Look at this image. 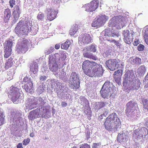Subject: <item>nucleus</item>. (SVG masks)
Wrapping results in <instances>:
<instances>
[{
	"label": "nucleus",
	"instance_id": "41",
	"mask_svg": "<svg viewBox=\"0 0 148 148\" xmlns=\"http://www.w3.org/2000/svg\"><path fill=\"white\" fill-rule=\"evenodd\" d=\"M140 134L139 131L137 130H135L133 133L132 136L133 138L137 139L138 138Z\"/></svg>",
	"mask_w": 148,
	"mask_h": 148
},
{
	"label": "nucleus",
	"instance_id": "7",
	"mask_svg": "<svg viewBox=\"0 0 148 148\" xmlns=\"http://www.w3.org/2000/svg\"><path fill=\"white\" fill-rule=\"evenodd\" d=\"M10 92L12 96L11 100L14 103L20 96L19 89L16 87L12 86L10 88Z\"/></svg>",
	"mask_w": 148,
	"mask_h": 148
},
{
	"label": "nucleus",
	"instance_id": "17",
	"mask_svg": "<svg viewBox=\"0 0 148 148\" xmlns=\"http://www.w3.org/2000/svg\"><path fill=\"white\" fill-rule=\"evenodd\" d=\"M23 87L27 92L32 93L34 92L33 89V84L32 82H29L25 84L23 86Z\"/></svg>",
	"mask_w": 148,
	"mask_h": 148
},
{
	"label": "nucleus",
	"instance_id": "64",
	"mask_svg": "<svg viewBox=\"0 0 148 148\" xmlns=\"http://www.w3.org/2000/svg\"><path fill=\"white\" fill-rule=\"evenodd\" d=\"M144 80H145V81H146L147 80L148 81V72L147 73L145 77Z\"/></svg>",
	"mask_w": 148,
	"mask_h": 148
},
{
	"label": "nucleus",
	"instance_id": "57",
	"mask_svg": "<svg viewBox=\"0 0 148 148\" xmlns=\"http://www.w3.org/2000/svg\"><path fill=\"white\" fill-rule=\"evenodd\" d=\"M86 137L87 139L88 140L90 138V132L88 131L86 133Z\"/></svg>",
	"mask_w": 148,
	"mask_h": 148
},
{
	"label": "nucleus",
	"instance_id": "26",
	"mask_svg": "<svg viewBox=\"0 0 148 148\" xmlns=\"http://www.w3.org/2000/svg\"><path fill=\"white\" fill-rule=\"evenodd\" d=\"M50 70L53 72H56L58 69V66L57 62L49 65Z\"/></svg>",
	"mask_w": 148,
	"mask_h": 148
},
{
	"label": "nucleus",
	"instance_id": "45",
	"mask_svg": "<svg viewBox=\"0 0 148 148\" xmlns=\"http://www.w3.org/2000/svg\"><path fill=\"white\" fill-rule=\"evenodd\" d=\"M44 89L43 87L42 86H39L38 88L37 91V92L39 94H41L44 92Z\"/></svg>",
	"mask_w": 148,
	"mask_h": 148
},
{
	"label": "nucleus",
	"instance_id": "10",
	"mask_svg": "<svg viewBox=\"0 0 148 148\" xmlns=\"http://www.w3.org/2000/svg\"><path fill=\"white\" fill-rule=\"evenodd\" d=\"M122 34L124 37L125 42L127 44H130L133 41V34L130 33L129 31L127 29L124 30Z\"/></svg>",
	"mask_w": 148,
	"mask_h": 148
},
{
	"label": "nucleus",
	"instance_id": "55",
	"mask_svg": "<svg viewBox=\"0 0 148 148\" xmlns=\"http://www.w3.org/2000/svg\"><path fill=\"white\" fill-rule=\"evenodd\" d=\"M108 36H112V37H114L115 36H117L118 35V34L116 33L115 32L112 33L111 34H107Z\"/></svg>",
	"mask_w": 148,
	"mask_h": 148
},
{
	"label": "nucleus",
	"instance_id": "52",
	"mask_svg": "<svg viewBox=\"0 0 148 148\" xmlns=\"http://www.w3.org/2000/svg\"><path fill=\"white\" fill-rule=\"evenodd\" d=\"M113 42L115 43V45L117 46L118 48H120L121 45V44L119 41L115 40H113Z\"/></svg>",
	"mask_w": 148,
	"mask_h": 148
},
{
	"label": "nucleus",
	"instance_id": "1",
	"mask_svg": "<svg viewBox=\"0 0 148 148\" xmlns=\"http://www.w3.org/2000/svg\"><path fill=\"white\" fill-rule=\"evenodd\" d=\"M82 68L85 74L91 77L101 76L104 71L101 65L89 60H85L83 62Z\"/></svg>",
	"mask_w": 148,
	"mask_h": 148
},
{
	"label": "nucleus",
	"instance_id": "21",
	"mask_svg": "<svg viewBox=\"0 0 148 148\" xmlns=\"http://www.w3.org/2000/svg\"><path fill=\"white\" fill-rule=\"evenodd\" d=\"M108 19L107 16L105 15H100L97 19L101 26L103 25Z\"/></svg>",
	"mask_w": 148,
	"mask_h": 148
},
{
	"label": "nucleus",
	"instance_id": "4",
	"mask_svg": "<svg viewBox=\"0 0 148 148\" xmlns=\"http://www.w3.org/2000/svg\"><path fill=\"white\" fill-rule=\"evenodd\" d=\"M30 44L27 40H25L21 42H18L16 46V51L18 54H24L28 50Z\"/></svg>",
	"mask_w": 148,
	"mask_h": 148
},
{
	"label": "nucleus",
	"instance_id": "56",
	"mask_svg": "<svg viewBox=\"0 0 148 148\" xmlns=\"http://www.w3.org/2000/svg\"><path fill=\"white\" fill-rule=\"evenodd\" d=\"M139 41L138 39H136L133 42V45L134 46H137L139 44Z\"/></svg>",
	"mask_w": 148,
	"mask_h": 148
},
{
	"label": "nucleus",
	"instance_id": "37",
	"mask_svg": "<svg viewBox=\"0 0 148 148\" xmlns=\"http://www.w3.org/2000/svg\"><path fill=\"white\" fill-rule=\"evenodd\" d=\"M106 103L103 102H99L96 105L95 107L96 109L99 110L106 106Z\"/></svg>",
	"mask_w": 148,
	"mask_h": 148
},
{
	"label": "nucleus",
	"instance_id": "19",
	"mask_svg": "<svg viewBox=\"0 0 148 148\" xmlns=\"http://www.w3.org/2000/svg\"><path fill=\"white\" fill-rule=\"evenodd\" d=\"M23 34L28 33L31 32L32 30L31 27L32 25L30 22L26 21V23L23 25Z\"/></svg>",
	"mask_w": 148,
	"mask_h": 148
},
{
	"label": "nucleus",
	"instance_id": "58",
	"mask_svg": "<svg viewBox=\"0 0 148 148\" xmlns=\"http://www.w3.org/2000/svg\"><path fill=\"white\" fill-rule=\"evenodd\" d=\"M61 105L64 108L67 106V103L65 102L62 101L61 103Z\"/></svg>",
	"mask_w": 148,
	"mask_h": 148
},
{
	"label": "nucleus",
	"instance_id": "61",
	"mask_svg": "<svg viewBox=\"0 0 148 148\" xmlns=\"http://www.w3.org/2000/svg\"><path fill=\"white\" fill-rule=\"evenodd\" d=\"M145 125L146 127L148 128V118L146 120Z\"/></svg>",
	"mask_w": 148,
	"mask_h": 148
},
{
	"label": "nucleus",
	"instance_id": "38",
	"mask_svg": "<svg viewBox=\"0 0 148 148\" xmlns=\"http://www.w3.org/2000/svg\"><path fill=\"white\" fill-rule=\"evenodd\" d=\"M118 141L120 143H122L123 142L124 140V137L123 134H119L117 137Z\"/></svg>",
	"mask_w": 148,
	"mask_h": 148
},
{
	"label": "nucleus",
	"instance_id": "2",
	"mask_svg": "<svg viewBox=\"0 0 148 148\" xmlns=\"http://www.w3.org/2000/svg\"><path fill=\"white\" fill-rule=\"evenodd\" d=\"M120 122L119 119L115 113L111 114L106 119L104 123V126L106 130L108 131H112L113 123L117 124Z\"/></svg>",
	"mask_w": 148,
	"mask_h": 148
},
{
	"label": "nucleus",
	"instance_id": "9",
	"mask_svg": "<svg viewBox=\"0 0 148 148\" xmlns=\"http://www.w3.org/2000/svg\"><path fill=\"white\" fill-rule=\"evenodd\" d=\"M7 43L4 45V49L5 53L4 57L6 58H8L12 53L11 47L12 45V42L9 40L6 41Z\"/></svg>",
	"mask_w": 148,
	"mask_h": 148
},
{
	"label": "nucleus",
	"instance_id": "30",
	"mask_svg": "<svg viewBox=\"0 0 148 148\" xmlns=\"http://www.w3.org/2000/svg\"><path fill=\"white\" fill-rule=\"evenodd\" d=\"M36 115L37 114L36 112L34 111H32L29 114L28 118L30 120H34L36 118Z\"/></svg>",
	"mask_w": 148,
	"mask_h": 148
},
{
	"label": "nucleus",
	"instance_id": "33",
	"mask_svg": "<svg viewBox=\"0 0 148 148\" xmlns=\"http://www.w3.org/2000/svg\"><path fill=\"white\" fill-rule=\"evenodd\" d=\"M49 65L54 63H56V58H55V56L54 55L51 54L49 56Z\"/></svg>",
	"mask_w": 148,
	"mask_h": 148
},
{
	"label": "nucleus",
	"instance_id": "62",
	"mask_svg": "<svg viewBox=\"0 0 148 148\" xmlns=\"http://www.w3.org/2000/svg\"><path fill=\"white\" fill-rule=\"evenodd\" d=\"M60 47V45L59 44H56V45L55 46V48L57 49H59Z\"/></svg>",
	"mask_w": 148,
	"mask_h": 148
},
{
	"label": "nucleus",
	"instance_id": "49",
	"mask_svg": "<svg viewBox=\"0 0 148 148\" xmlns=\"http://www.w3.org/2000/svg\"><path fill=\"white\" fill-rule=\"evenodd\" d=\"M79 148H90V145L88 144L84 143L81 145Z\"/></svg>",
	"mask_w": 148,
	"mask_h": 148
},
{
	"label": "nucleus",
	"instance_id": "8",
	"mask_svg": "<svg viewBox=\"0 0 148 148\" xmlns=\"http://www.w3.org/2000/svg\"><path fill=\"white\" fill-rule=\"evenodd\" d=\"M46 13L47 14V19L49 21H51L56 18L58 11L53 8L50 7L47 8Z\"/></svg>",
	"mask_w": 148,
	"mask_h": 148
},
{
	"label": "nucleus",
	"instance_id": "16",
	"mask_svg": "<svg viewBox=\"0 0 148 148\" xmlns=\"http://www.w3.org/2000/svg\"><path fill=\"white\" fill-rule=\"evenodd\" d=\"M13 12L14 13V18H15V21L14 20V21L15 23L18 19L21 12L20 10L19 5H16L14 6Z\"/></svg>",
	"mask_w": 148,
	"mask_h": 148
},
{
	"label": "nucleus",
	"instance_id": "22",
	"mask_svg": "<svg viewBox=\"0 0 148 148\" xmlns=\"http://www.w3.org/2000/svg\"><path fill=\"white\" fill-rule=\"evenodd\" d=\"M42 110L41 112L42 117L45 119H47L49 118L48 114L49 111V110L47 109L45 107H43L42 108Z\"/></svg>",
	"mask_w": 148,
	"mask_h": 148
},
{
	"label": "nucleus",
	"instance_id": "43",
	"mask_svg": "<svg viewBox=\"0 0 148 148\" xmlns=\"http://www.w3.org/2000/svg\"><path fill=\"white\" fill-rule=\"evenodd\" d=\"M66 52H62L61 54L60 59H61L62 61H64L66 59Z\"/></svg>",
	"mask_w": 148,
	"mask_h": 148
},
{
	"label": "nucleus",
	"instance_id": "3",
	"mask_svg": "<svg viewBox=\"0 0 148 148\" xmlns=\"http://www.w3.org/2000/svg\"><path fill=\"white\" fill-rule=\"evenodd\" d=\"M125 110V114L129 117H131L136 115L138 113L137 103L134 102L130 101L126 105Z\"/></svg>",
	"mask_w": 148,
	"mask_h": 148
},
{
	"label": "nucleus",
	"instance_id": "28",
	"mask_svg": "<svg viewBox=\"0 0 148 148\" xmlns=\"http://www.w3.org/2000/svg\"><path fill=\"white\" fill-rule=\"evenodd\" d=\"M91 6L95 11L98 7L99 1L97 0H94L90 3Z\"/></svg>",
	"mask_w": 148,
	"mask_h": 148
},
{
	"label": "nucleus",
	"instance_id": "46",
	"mask_svg": "<svg viewBox=\"0 0 148 148\" xmlns=\"http://www.w3.org/2000/svg\"><path fill=\"white\" fill-rule=\"evenodd\" d=\"M44 16V14L40 12L37 15V19L38 20H42L43 19Z\"/></svg>",
	"mask_w": 148,
	"mask_h": 148
},
{
	"label": "nucleus",
	"instance_id": "29",
	"mask_svg": "<svg viewBox=\"0 0 148 148\" xmlns=\"http://www.w3.org/2000/svg\"><path fill=\"white\" fill-rule=\"evenodd\" d=\"M110 84L111 85L112 84L109 81H106L103 85L101 88H102V89H104L112 90V88L110 86Z\"/></svg>",
	"mask_w": 148,
	"mask_h": 148
},
{
	"label": "nucleus",
	"instance_id": "11",
	"mask_svg": "<svg viewBox=\"0 0 148 148\" xmlns=\"http://www.w3.org/2000/svg\"><path fill=\"white\" fill-rule=\"evenodd\" d=\"M91 40V38L89 34H85L82 35L79 37V43L87 44L90 43Z\"/></svg>",
	"mask_w": 148,
	"mask_h": 148
},
{
	"label": "nucleus",
	"instance_id": "12",
	"mask_svg": "<svg viewBox=\"0 0 148 148\" xmlns=\"http://www.w3.org/2000/svg\"><path fill=\"white\" fill-rule=\"evenodd\" d=\"M122 74L123 70L121 69L117 70L113 74L114 80L119 84L121 83V77Z\"/></svg>",
	"mask_w": 148,
	"mask_h": 148
},
{
	"label": "nucleus",
	"instance_id": "15",
	"mask_svg": "<svg viewBox=\"0 0 148 148\" xmlns=\"http://www.w3.org/2000/svg\"><path fill=\"white\" fill-rule=\"evenodd\" d=\"M86 48L83 49V55L84 57L90 59L96 60L97 58L96 56L94 55L92 53L89 52V51L87 50Z\"/></svg>",
	"mask_w": 148,
	"mask_h": 148
},
{
	"label": "nucleus",
	"instance_id": "60",
	"mask_svg": "<svg viewBox=\"0 0 148 148\" xmlns=\"http://www.w3.org/2000/svg\"><path fill=\"white\" fill-rule=\"evenodd\" d=\"M28 80H29V79L28 78V77H25L24 78L23 80V82H24L26 83V82H27Z\"/></svg>",
	"mask_w": 148,
	"mask_h": 148
},
{
	"label": "nucleus",
	"instance_id": "47",
	"mask_svg": "<svg viewBox=\"0 0 148 148\" xmlns=\"http://www.w3.org/2000/svg\"><path fill=\"white\" fill-rule=\"evenodd\" d=\"M30 139L28 138H27L26 139H25L23 141V144L24 145L26 146L30 142Z\"/></svg>",
	"mask_w": 148,
	"mask_h": 148
},
{
	"label": "nucleus",
	"instance_id": "18",
	"mask_svg": "<svg viewBox=\"0 0 148 148\" xmlns=\"http://www.w3.org/2000/svg\"><path fill=\"white\" fill-rule=\"evenodd\" d=\"M100 93L101 96L104 98H108V97L109 95L111 97L113 93L112 92L111 90L104 89H102V88L100 91Z\"/></svg>",
	"mask_w": 148,
	"mask_h": 148
},
{
	"label": "nucleus",
	"instance_id": "5",
	"mask_svg": "<svg viewBox=\"0 0 148 148\" xmlns=\"http://www.w3.org/2000/svg\"><path fill=\"white\" fill-rule=\"evenodd\" d=\"M140 85V82L138 79H133L127 84L125 88L129 91L136 90L139 89Z\"/></svg>",
	"mask_w": 148,
	"mask_h": 148
},
{
	"label": "nucleus",
	"instance_id": "44",
	"mask_svg": "<svg viewBox=\"0 0 148 148\" xmlns=\"http://www.w3.org/2000/svg\"><path fill=\"white\" fill-rule=\"evenodd\" d=\"M54 50L53 47H51L46 51L45 53L46 55H49L53 52Z\"/></svg>",
	"mask_w": 148,
	"mask_h": 148
},
{
	"label": "nucleus",
	"instance_id": "39",
	"mask_svg": "<svg viewBox=\"0 0 148 148\" xmlns=\"http://www.w3.org/2000/svg\"><path fill=\"white\" fill-rule=\"evenodd\" d=\"M143 105V108L145 110H148V100L144 99L142 101Z\"/></svg>",
	"mask_w": 148,
	"mask_h": 148
},
{
	"label": "nucleus",
	"instance_id": "23",
	"mask_svg": "<svg viewBox=\"0 0 148 148\" xmlns=\"http://www.w3.org/2000/svg\"><path fill=\"white\" fill-rule=\"evenodd\" d=\"M13 64V58L10 57L6 61L4 67L5 69H7L12 67Z\"/></svg>",
	"mask_w": 148,
	"mask_h": 148
},
{
	"label": "nucleus",
	"instance_id": "13",
	"mask_svg": "<svg viewBox=\"0 0 148 148\" xmlns=\"http://www.w3.org/2000/svg\"><path fill=\"white\" fill-rule=\"evenodd\" d=\"M133 76L131 75V73L130 71H127L124 75L123 86L125 88L127 86V84L130 81H131Z\"/></svg>",
	"mask_w": 148,
	"mask_h": 148
},
{
	"label": "nucleus",
	"instance_id": "50",
	"mask_svg": "<svg viewBox=\"0 0 148 148\" xmlns=\"http://www.w3.org/2000/svg\"><path fill=\"white\" fill-rule=\"evenodd\" d=\"M15 0H10L9 3L10 5L11 8L13 7L15 5Z\"/></svg>",
	"mask_w": 148,
	"mask_h": 148
},
{
	"label": "nucleus",
	"instance_id": "48",
	"mask_svg": "<svg viewBox=\"0 0 148 148\" xmlns=\"http://www.w3.org/2000/svg\"><path fill=\"white\" fill-rule=\"evenodd\" d=\"M101 145V143H94L92 146V148H99V147H100Z\"/></svg>",
	"mask_w": 148,
	"mask_h": 148
},
{
	"label": "nucleus",
	"instance_id": "25",
	"mask_svg": "<svg viewBox=\"0 0 148 148\" xmlns=\"http://www.w3.org/2000/svg\"><path fill=\"white\" fill-rule=\"evenodd\" d=\"M84 9L86 12H92L94 11L90 3L85 4L83 6Z\"/></svg>",
	"mask_w": 148,
	"mask_h": 148
},
{
	"label": "nucleus",
	"instance_id": "31",
	"mask_svg": "<svg viewBox=\"0 0 148 148\" xmlns=\"http://www.w3.org/2000/svg\"><path fill=\"white\" fill-rule=\"evenodd\" d=\"M146 71V67L144 65L140 66L138 69V72L139 74H143L144 75Z\"/></svg>",
	"mask_w": 148,
	"mask_h": 148
},
{
	"label": "nucleus",
	"instance_id": "27",
	"mask_svg": "<svg viewBox=\"0 0 148 148\" xmlns=\"http://www.w3.org/2000/svg\"><path fill=\"white\" fill-rule=\"evenodd\" d=\"M30 71L34 74L37 73L38 70V66L37 64L34 63L32 64L30 67Z\"/></svg>",
	"mask_w": 148,
	"mask_h": 148
},
{
	"label": "nucleus",
	"instance_id": "59",
	"mask_svg": "<svg viewBox=\"0 0 148 148\" xmlns=\"http://www.w3.org/2000/svg\"><path fill=\"white\" fill-rule=\"evenodd\" d=\"M17 148H23L22 144L21 143H19L16 146Z\"/></svg>",
	"mask_w": 148,
	"mask_h": 148
},
{
	"label": "nucleus",
	"instance_id": "53",
	"mask_svg": "<svg viewBox=\"0 0 148 148\" xmlns=\"http://www.w3.org/2000/svg\"><path fill=\"white\" fill-rule=\"evenodd\" d=\"M4 119L3 116V115L2 116H0V126L4 123Z\"/></svg>",
	"mask_w": 148,
	"mask_h": 148
},
{
	"label": "nucleus",
	"instance_id": "32",
	"mask_svg": "<svg viewBox=\"0 0 148 148\" xmlns=\"http://www.w3.org/2000/svg\"><path fill=\"white\" fill-rule=\"evenodd\" d=\"M131 63L133 65H139L141 64V60L140 58L136 57L135 58L131 60Z\"/></svg>",
	"mask_w": 148,
	"mask_h": 148
},
{
	"label": "nucleus",
	"instance_id": "34",
	"mask_svg": "<svg viewBox=\"0 0 148 148\" xmlns=\"http://www.w3.org/2000/svg\"><path fill=\"white\" fill-rule=\"evenodd\" d=\"M70 44V42L69 40H67L65 42L61 45V48L63 49H67Z\"/></svg>",
	"mask_w": 148,
	"mask_h": 148
},
{
	"label": "nucleus",
	"instance_id": "24",
	"mask_svg": "<svg viewBox=\"0 0 148 148\" xmlns=\"http://www.w3.org/2000/svg\"><path fill=\"white\" fill-rule=\"evenodd\" d=\"M73 83L71 84L69 86L70 87L76 90L79 87V81H72Z\"/></svg>",
	"mask_w": 148,
	"mask_h": 148
},
{
	"label": "nucleus",
	"instance_id": "54",
	"mask_svg": "<svg viewBox=\"0 0 148 148\" xmlns=\"http://www.w3.org/2000/svg\"><path fill=\"white\" fill-rule=\"evenodd\" d=\"M47 79V77L46 76H41L40 77V81H44L45 80Z\"/></svg>",
	"mask_w": 148,
	"mask_h": 148
},
{
	"label": "nucleus",
	"instance_id": "36",
	"mask_svg": "<svg viewBox=\"0 0 148 148\" xmlns=\"http://www.w3.org/2000/svg\"><path fill=\"white\" fill-rule=\"evenodd\" d=\"M78 25L76 24L75 26L72 27L70 31L69 34L71 36H73L76 32L77 30V27Z\"/></svg>",
	"mask_w": 148,
	"mask_h": 148
},
{
	"label": "nucleus",
	"instance_id": "14",
	"mask_svg": "<svg viewBox=\"0 0 148 148\" xmlns=\"http://www.w3.org/2000/svg\"><path fill=\"white\" fill-rule=\"evenodd\" d=\"M24 24V21L21 20L17 24L15 29V32L16 34L18 35L23 34V25Z\"/></svg>",
	"mask_w": 148,
	"mask_h": 148
},
{
	"label": "nucleus",
	"instance_id": "20",
	"mask_svg": "<svg viewBox=\"0 0 148 148\" xmlns=\"http://www.w3.org/2000/svg\"><path fill=\"white\" fill-rule=\"evenodd\" d=\"M11 15V10L9 8H7L5 10L4 12L3 20L6 23L9 20Z\"/></svg>",
	"mask_w": 148,
	"mask_h": 148
},
{
	"label": "nucleus",
	"instance_id": "63",
	"mask_svg": "<svg viewBox=\"0 0 148 148\" xmlns=\"http://www.w3.org/2000/svg\"><path fill=\"white\" fill-rule=\"evenodd\" d=\"M57 86L59 88H60V86L61 85V83L59 82H57L56 83Z\"/></svg>",
	"mask_w": 148,
	"mask_h": 148
},
{
	"label": "nucleus",
	"instance_id": "6",
	"mask_svg": "<svg viewBox=\"0 0 148 148\" xmlns=\"http://www.w3.org/2000/svg\"><path fill=\"white\" fill-rule=\"evenodd\" d=\"M119 61L116 59H110L106 62V66L111 71L117 69L119 67Z\"/></svg>",
	"mask_w": 148,
	"mask_h": 148
},
{
	"label": "nucleus",
	"instance_id": "40",
	"mask_svg": "<svg viewBox=\"0 0 148 148\" xmlns=\"http://www.w3.org/2000/svg\"><path fill=\"white\" fill-rule=\"evenodd\" d=\"M84 48H86L88 49L87 50L89 51H92L93 52H95L96 51V48L93 45H91L89 47Z\"/></svg>",
	"mask_w": 148,
	"mask_h": 148
},
{
	"label": "nucleus",
	"instance_id": "35",
	"mask_svg": "<svg viewBox=\"0 0 148 148\" xmlns=\"http://www.w3.org/2000/svg\"><path fill=\"white\" fill-rule=\"evenodd\" d=\"M71 77L72 79V81H79L78 75L75 72L72 73Z\"/></svg>",
	"mask_w": 148,
	"mask_h": 148
},
{
	"label": "nucleus",
	"instance_id": "42",
	"mask_svg": "<svg viewBox=\"0 0 148 148\" xmlns=\"http://www.w3.org/2000/svg\"><path fill=\"white\" fill-rule=\"evenodd\" d=\"M91 25L92 27H97L98 26H101L100 24L97 21L96 18L93 21Z\"/></svg>",
	"mask_w": 148,
	"mask_h": 148
},
{
	"label": "nucleus",
	"instance_id": "51",
	"mask_svg": "<svg viewBox=\"0 0 148 148\" xmlns=\"http://www.w3.org/2000/svg\"><path fill=\"white\" fill-rule=\"evenodd\" d=\"M144 46L141 44H140L137 47V49L139 51H142L144 49Z\"/></svg>",
	"mask_w": 148,
	"mask_h": 148
}]
</instances>
